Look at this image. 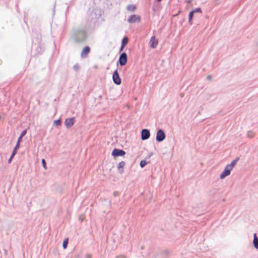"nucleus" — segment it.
<instances>
[{
	"mask_svg": "<svg viewBox=\"0 0 258 258\" xmlns=\"http://www.w3.org/2000/svg\"><path fill=\"white\" fill-rule=\"evenodd\" d=\"M118 62L121 66H124L127 62V54L126 53H122L119 56Z\"/></svg>",
	"mask_w": 258,
	"mask_h": 258,
	"instance_id": "obj_1",
	"label": "nucleus"
},
{
	"mask_svg": "<svg viewBox=\"0 0 258 258\" xmlns=\"http://www.w3.org/2000/svg\"><path fill=\"white\" fill-rule=\"evenodd\" d=\"M113 81L116 85H120L121 84V79L119 76L117 70H116L113 74Z\"/></svg>",
	"mask_w": 258,
	"mask_h": 258,
	"instance_id": "obj_2",
	"label": "nucleus"
},
{
	"mask_svg": "<svg viewBox=\"0 0 258 258\" xmlns=\"http://www.w3.org/2000/svg\"><path fill=\"white\" fill-rule=\"evenodd\" d=\"M140 20V16L137 15H133L128 18L127 21L130 23H134L136 22H139Z\"/></svg>",
	"mask_w": 258,
	"mask_h": 258,
	"instance_id": "obj_3",
	"label": "nucleus"
},
{
	"mask_svg": "<svg viewBox=\"0 0 258 258\" xmlns=\"http://www.w3.org/2000/svg\"><path fill=\"white\" fill-rule=\"evenodd\" d=\"M165 138V133H164V132L162 130H159L157 133L156 140L158 141V142H161L163 140H164Z\"/></svg>",
	"mask_w": 258,
	"mask_h": 258,
	"instance_id": "obj_4",
	"label": "nucleus"
},
{
	"mask_svg": "<svg viewBox=\"0 0 258 258\" xmlns=\"http://www.w3.org/2000/svg\"><path fill=\"white\" fill-rule=\"evenodd\" d=\"M232 170L229 167L227 166H226L224 170L221 173L220 177L221 179H223L227 176L229 175L230 174V172Z\"/></svg>",
	"mask_w": 258,
	"mask_h": 258,
	"instance_id": "obj_5",
	"label": "nucleus"
},
{
	"mask_svg": "<svg viewBox=\"0 0 258 258\" xmlns=\"http://www.w3.org/2000/svg\"><path fill=\"white\" fill-rule=\"evenodd\" d=\"M125 154V152L124 151L117 149H114L112 152V155L113 156H124Z\"/></svg>",
	"mask_w": 258,
	"mask_h": 258,
	"instance_id": "obj_6",
	"label": "nucleus"
},
{
	"mask_svg": "<svg viewBox=\"0 0 258 258\" xmlns=\"http://www.w3.org/2000/svg\"><path fill=\"white\" fill-rule=\"evenodd\" d=\"M150 136V132L147 129H144L142 131L141 138L143 140H145L149 138Z\"/></svg>",
	"mask_w": 258,
	"mask_h": 258,
	"instance_id": "obj_7",
	"label": "nucleus"
},
{
	"mask_svg": "<svg viewBox=\"0 0 258 258\" xmlns=\"http://www.w3.org/2000/svg\"><path fill=\"white\" fill-rule=\"evenodd\" d=\"M158 44V40L155 38V36L151 37L150 40V46L153 48H155L157 46Z\"/></svg>",
	"mask_w": 258,
	"mask_h": 258,
	"instance_id": "obj_8",
	"label": "nucleus"
},
{
	"mask_svg": "<svg viewBox=\"0 0 258 258\" xmlns=\"http://www.w3.org/2000/svg\"><path fill=\"white\" fill-rule=\"evenodd\" d=\"M74 123V118H69L66 119L64 124L67 128L71 127Z\"/></svg>",
	"mask_w": 258,
	"mask_h": 258,
	"instance_id": "obj_9",
	"label": "nucleus"
},
{
	"mask_svg": "<svg viewBox=\"0 0 258 258\" xmlns=\"http://www.w3.org/2000/svg\"><path fill=\"white\" fill-rule=\"evenodd\" d=\"M90 51V48L89 46H85L83 49L82 50L81 53V56L82 57H86L88 55V54Z\"/></svg>",
	"mask_w": 258,
	"mask_h": 258,
	"instance_id": "obj_10",
	"label": "nucleus"
},
{
	"mask_svg": "<svg viewBox=\"0 0 258 258\" xmlns=\"http://www.w3.org/2000/svg\"><path fill=\"white\" fill-rule=\"evenodd\" d=\"M253 242L254 247L256 249H258V237H257V235L256 233L254 234Z\"/></svg>",
	"mask_w": 258,
	"mask_h": 258,
	"instance_id": "obj_11",
	"label": "nucleus"
},
{
	"mask_svg": "<svg viewBox=\"0 0 258 258\" xmlns=\"http://www.w3.org/2000/svg\"><path fill=\"white\" fill-rule=\"evenodd\" d=\"M238 160V159L233 160L231 164L227 165V166L229 167L231 169H232L234 166L236 165Z\"/></svg>",
	"mask_w": 258,
	"mask_h": 258,
	"instance_id": "obj_12",
	"label": "nucleus"
},
{
	"mask_svg": "<svg viewBox=\"0 0 258 258\" xmlns=\"http://www.w3.org/2000/svg\"><path fill=\"white\" fill-rule=\"evenodd\" d=\"M194 14V12H192V11L190 12V13L189 14L188 22L190 25H191L192 24V19Z\"/></svg>",
	"mask_w": 258,
	"mask_h": 258,
	"instance_id": "obj_13",
	"label": "nucleus"
},
{
	"mask_svg": "<svg viewBox=\"0 0 258 258\" xmlns=\"http://www.w3.org/2000/svg\"><path fill=\"white\" fill-rule=\"evenodd\" d=\"M127 9L130 11H134L136 9V7L135 5H132L128 6Z\"/></svg>",
	"mask_w": 258,
	"mask_h": 258,
	"instance_id": "obj_14",
	"label": "nucleus"
},
{
	"mask_svg": "<svg viewBox=\"0 0 258 258\" xmlns=\"http://www.w3.org/2000/svg\"><path fill=\"white\" fill-rule=\"evenodd\" d=\"M128 40L127 37H124L122 40L121 44L125 46L127 44V43H128Z\"/></svg>",
	"mask_w": 258,
	"mask_h": 258,
	"instance_id": "obj_15",
	"label": "nucleus"
},
{
	"mask_svg": "<svg viewBox=\"0 0 258 258\" xmlns=\"http://www.w3.org/2000/svg\"><path fill=\"white\" fill-rule=\"evenodd\" d=\"M247 136L249 138H252L254 137L255 134L252 131H249L247 133Z\"/></svg>",
	"mask_w": 258,
	"mask_h": 258,
	"instance_id": "obj_16",
	"label": "nucleus"
},
{
	"mask_svg": "<svg viewBox=\"0 0 258 258\" xmlns=\"http://www.w3.org/2000/svg\"><path fill=\"white\" fill-rule=\"evenodd\" d=\"M125 165V162L124 161H121L119 163L118 165V168H123L124 166Z\"/></svg>",
	"mask_w": 258,
	"mask_h": 258,
	"instance_id": "obj_17",
	"label": "nucleus"
},
{
	"mask_svg": "<svg viewBox=\"0 0 258 258\" xmlns=\"http://www.w3.org/2000/svg\"><path fill=\"white\" fill-rule=\"evenodd\" d=\"M147 162L145 160H142L140 162V166L142 168L144 167L147 164Z\"/></svg>",
	"mask_w": 258,
	"mask_h": 258,
	"instance_id": "obj_18",
	"label": "nucleus"
},
{
	"mask_svg": "<svg viewBox=\"0 0 258 258\" xmlns=\"http://www.w3.org/2000/svg\"><path fill=\"white\" fill-rule=\"evenodd\" d=\"M68 243V239H66L65 240H64L63 243H62V246L64 248H66L67 247Z\"/></svg>",
	"mask_w": 258,
	"mask_h": 258,
	"instance_id": "obj_19",
	"label": "nucleus"
},
{
	"mask_svg": "<svg viewBox=\"0 0 258 258\" xmlns=\"http://www.w3.org/2000/svg\"><path fill=\"white\" fill-rule=\"evenodd\" d=\"M19 147H20V145H19L18 144H17L15 148L13 150V153H14L16 154L17 153V151L18 149H19Z\"/></svg>",
	"mask_w": 258,
	"mask_h": 258,
	"instance_id": "obj_20",
	"label": "nucleus"
},
{
	"mask_svg": "<svg viewBox=\"0 0 258 258\" xmlns=\"http://www.w3.org/2000/svg\"><path fill=\"white\" fill-rule=\"evenodd\" d=\"M42 165H43V168L45 169H46L47 167H46V163L45 162V161L44 159H43L42 160Z\"/></svg>",
	"mask_w": 258,
	"mask_h": 258,
	"instance_id": "obj_21",
	"label": "nucleus"
},
{
	"mask_svg": "<svg viewBox=\"0 0 258 258\" xmlns=\"http://www.w3.org/2000/svg\"><path fill=\"white\" fill-rule=\"evenodd\" d=\"M192 11L194 12V13H197V12H199L200 13H202V10L200 8H196V9H195L194 10H193Z\"/></svg>",
	"mask_w": 258,
	"mask_h": 258,
	"instance_id": "obj_22",
	"label": "nucleus"
},
{
	"mask_svg": "<svg viewBox=\"0 0 258 258\" xmlns=\"http://www.w3.org/2000/svg\"><path fill=\"white\" fill-rule=\"evenodd\" d=\"M54 123L56 125H59L60 124V121L59 120H55L54 121Z\"/></svg>",
	"mask_w": 258,
	"mask_h": 258,
	"instance_id": "obj_23",
	"label": "nucleus"
},
{
	"mask_svg": "<svg viewBox=\"0 0 258 258\" xmlns=\"http://www.w3.org/2000/svg\"><path fill=\"white\" fill-rule=\"evenodd\" d=\"M15 155V154L14 153H13L12 154L10 158H9V160H8V162L9 163H11V161H12V159H13V158L14 157V156Z\"/></svg>",
	"mask_w": 258,
	"mask_h": 258,
	"instance_id": "obj_24",
	"label": "nucleus"
},
{
	"mask_svg": "<svg viewBox=\"0 0 258 258\" xmlns=\"http://www.w3.org/2000/svg\"><path fill=\"white\" fill-rule=\"evenodd\" d=\"M26 134V130H24L22 133H21V136L20 137H23V136H24L25 135V134Z\"/></svg>",
	"mask_w": 258,
	"mask_h": 258,
	"instance_id": "obj_25",
	"label": "nucleus"
},
{
	"mask_svg": "<svg viewBox=\"0 0 258 258\" xmlns=\"http://www.w3.org/2000/svg\"><path fill=\"white\" fill-rule=\"evenodd\" d=\"M22 137H20L18 138L17 144L20 145V142L22 141Z\"/></svg>",
	"mask_w": 258,
	"mask_h": 258,
	"instance_id": "obj_26",
	"label": "nucleus"
},
{
	"mask_svg": "<svg viewBox=\"0 0 258 258\" xmlns=\"http://www.w3.org/2000/svg\"><path fill=\"white\" fill-rule=\"evenodd\" d=\"M124 47H125L124 45L121 44V47L120 48L119 51L120 52L122 51L123 50V49H124Z\"/></svg>",
	"mask_w": 258,
	"mask_h": 258,
	"instance_id": "obj_27",
	"label": "nucleus"
},
{
	"mask_svg": "<svg viewBox=\"0 0 258 258\" xmlns=\"http://www.w3.org/2000/svg\"><path fill=\"white\" fill-rule=\"evenodd\" d=\"M116 258H126L125 256L123 255H120L117 256Z\"/></svg>",
	"mask_w": 258,
	"mask_h": 258,
	"instance_id": "obj_28",
	"label": "nucleus"
},
{
	"mask_svg": "<svg viewBox=\"0 0 258 258\" xmlns=\"http://www.w3.org/2000/svg\"><path fill=\"white\" fill-rule=\"evenodd\" d=\"M158 2H161L162 0H157Z\"/></svg>",
	"mask_w": 258,
	"mask_h": 258,
	"instance_id": "obj_29",
	"label": "nucleus"
}]
</instances>
